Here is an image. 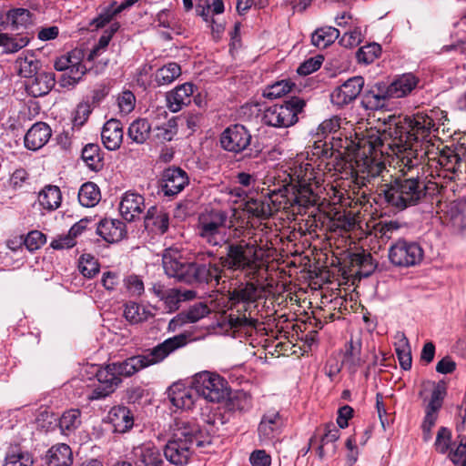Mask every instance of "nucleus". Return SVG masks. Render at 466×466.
Masks as SVG:
<instances>
[{"mask_svg":"<svg viewBox=\"0 0 466 466\" xmlns=\"http://www.w3.org/2000/svg\"><path fill=\"white\" fill-rule=\"evenodd\" d=\"M440 167L437 171L436 180L443 185V180L451 181L458 173H461L462 169L466 170V161L461 157L458 151L447 149L443 150L438 158ZM431 177H435L431 174Z\"/></svg>","mask_w":466,"mask_h":466,"instance_id":"14","label":"nucleus"},{"mask_svg":"<svg viewBox=\"0 0 466 466\" xmlns=\"http://www.w3.org/2000/svg\"><path fill=\"white\" fill-rule=\"evenodd\" d=\"M351 173L354 183L359 187H365L370 191L375 190L379 196L380 189L386 187L385 184L390 182L392 176L383 161L372 155L368 156L365 153H363L362 157L356 158Z\"/></svg>","mask_w":466,"mask_h":466,"instance_id":"8","label":"nucleus"},{"mask_svg":"<svg viewBox=\"0 0 466 466\" xmlns=\"http://www.w3.org/2000/svg\"><path fill=\"white\" fill-rule=\"evenodd\" d=\"M46 466H70L73 455L67 444L60 443L52 446L45 457Z\"/></svg>","mask_w":466,"mask_h":466,"instance_id":"34","label":"nucleus"},{"mask_svg":"<svg viewBox=\"0 0 466 466\" xmlns=\"http://www.w3.org/2000/svg\"><path fill=\"white\" fill-rule=\"evenodd\" d=\"M181 75V68L177 63L170 62L158 68L155 74L157 86L169 85Z\"/></svg>","mask_w":466,"mask_h":466,"instance_id":"44","label":"nucleus"},{"mask_svg":"<svg viewBox=\"0 0 466 466\" xmlns=\"http://www.w3.org/2000/svg\"><path fill=\"white\" fill-rule=\"evenodd\" d=\"M141 306L136 302H130L126 305L124 310L125 318L131 323L141 322L144 318L140 312Z\"/></svg>","mask_w":466,"mask_h":466,"instance_id":"61","label":"nucleus"},{"mask_svg":"<svg viewBox=\"0 0 466 466\" xmlns=\"http://www.w3.org/2000/svg\"><path fill=\"white\" fill-rule=\"evenodd\" d=\"M81 157L92 171H99L104 167V157L98 144L89 143L84 147Z\"/></svg>","mask_w":466,"mask_h":466,"instance_id":"36","label":"nucleus"},{"mask_svg":"<svg viewBox=\"0 0 466 466\" xmlns=\"http://www.w3.org/2000/svg\"><path fill=\"white\" fill-rule=\"evenodd\" d=\"M423 249L419 243L399 239L389 248L390 261L397 267L409 268L420 263L423 258Z\"/></svg>","mask_w":466,"mask_h":466,"instance_id":"12","label":"nucleus"},{"mask_svg":"<svg viewBox=\"0 0 466 466\" xmlns=\"http://www.w3.org/2000/svg\"><path fill=\"white\" fill-rule=\"evenodd\" d=\"M206 255L213 258L208 263H191L189 283H215L218 285L222 277L227 273H241L249 280L258 278L263 267L258 253V245L244 239L237 243L228 244L224 255L217 257L214 251H207Z\"/></svg>","mask_w":466,"mask_h":466,"instance_id":"2","label":"nucleus"},{"mask_svg":"<svg viewBox=\"0 0 466 466\" xmlns=\"http://www.w3.org/2000/svg\"><path fill=\"white\" fill-rule=\"evenodd\" d=\"M306 106V101L299 96H292L283 104H275L267 107L262 116V122L274 127H289L295 125Z\"/></svg>","mask_w":466,"mask_h":466,"instance_id":"10","label":"nucleus"},{"mask_svg":"<svg viewBox=\"0 0 466 466\" xmlns=\"http://www.w3.org/2000/svg\"><path fill=\"white\" fill-rule=\"evenodd\" d=\"M144 224L147 230L155 234L162 235L168 229V214L163 208L152 206L147 211L144 218Z\"/></svg>","mask_w":466,"mask_h":466,"instance_id":"28","label":"nucleus"},{"mask_svg":"<svg viewBox=\"0 0 466 466\" xmlns=\"http://www.w3.org/2000/svg\"><path fill=\"white\" fill-rule=\"evenodd\" d=\"M138 0H125L117 6H115L116 3H114L106 10H104L96 18H95L91 25L96 28L103 27L106 24L109 23L115 15L131 7Z\"/></svg>","mask_w":466,"mask_h":466,"instance_id":"39","label":"nucleus"},{"mask_svg":"<svg viewBox=\"0 0 466 466\" xmlns=\"http://www.w3.org/2000/svg\"><path fill=\"white\" fill-rule=\"evenodd\" d=\"M96 233L108 243L117 242L126 235V225L118 219L105 218L97 224Z\"/></svg>","mask_w":466,"mask_h":466,"instance_id":"29","label":"nucleus"},{"mask_svg":"<svg viewBox=\"0 0 466 466\" xmlns=\"http://www.w3.org/2000/svg\"><path fill=\"white\" fill-rule=\"evenodd\" d=\"M380 46L373 43L360 47L358 50L356 56L360 63L368 65L372 63L380 56Z\"/></svg>","mask_w":466,"mask_h":466,"instance_id":"51","label":"nucleus"},{"mask_svg":"<svg viewBox=\"0 0 466 466\" xmlns=\"http://www.w3.org/2000/svg\"><path fill=\"white\" fill-rule=\"evenodd\" d=\"M339 128V118L332 117L323 121L319 126L318 135L327 137L329 134H335Z\"/></svg>","mask_w":466,"mask_h":466,"instance_id":"63","label":"nucleus"},{"mask_svg":"<svg viewBox=\"0 0 466 466\" xmlns=\"http://www.w3.org/2000/svg\"><path fill=\"white\" fill-rule=\"evenodd\" d=\"M30 78L25 85V88L27 93L34 97L46 96L56 84L53 72H38Z\"/></svg>","mask_w":466,"mask_h":466,"instance_id":"26","label":"nucleus"},{"mask_svg":"<svg viewBox=\"0 0 466 466\" xmlns=\"http://www.w3.org/2000/svg\"><path fill=\"white\" fill-rule=\"evenodd\" d=\"M187 342L188 336L181 333L165 339L154 348L147 350L143 354L129 357L120 362L110 363L106 367H96L95 375L97 385L95 384L87 393V399L89 400L105 399L121 383V377H130L145 368L160 363L171 353L185 347Z\"/></svg>","mask_w":466,"mask_h":466,"instance_id":"1","label":"nucleus"},{"mask_svg":"<svg viewBox=\"0 0 466 466\" xmlns=\"http://www.w3.org/2000/svg\"><path fill=\"white\" fill-rule=\"evenodd\" d=\"M386 127L383 129L382 133L379 134H372L370 135L366 140H364L362 143L363 145L361 147H365L366 145L369 146V152L372 153L377 152L378 150L382 154L383 153V147H387L389 149H391L396 154H400L398 152L397 146L391 145L394 143L393 137L390 136L389 134V117L387 120H385Z\"/></svg>","mask_w":466,"mask_h":466,"instance_id":"31","label":"nucleus"},{"mask_svg":"<svg viewBox=\"0 0 466 466\" xmlns=\"http://www.w3.org/2000/svg\"><path fill=\"white\" fill-rule=\"evenodd\" d=\"M460 443L455 449H451L449 458L455 466H466V438L461 437Z\"/></svg>","mask_w":466,"mask_h":466,"instance_id":"52","label":"nucleus"},{"mask_svg":"<svg viewBox=\"0 0 466 466\" xmlns=\"http://www.w3.org/2000/svg\"><path fill=\"white\" fill-rule=\"evenodd\" d=\"M136 97L135 95L129 91L125 90L117 96V105L122 114L127 115L135 108Z\"/></svg>","mask_w":466,"mask_h":466,"instance_id":"55","label":"nucleus"},{"mask_svg":"<svg viewBox=\"0 0 466 466\" xmlns=\"http://www.w3.org/2000/svg\"><path fill=\"white\" fill-rule=\"evenodd\" d=\"M252 466H270L271 457L264 450H256L249 456Z\"/></svg>","mask_w":466,"mask_h":466,"instance_id":"62","label":"nucleus"},{"mask_svg":"<svg viewBox=\"0 0 466 466\" xmlns=\"http://www.w3.org/2000/svg\"><path fill=\"white\" fill-rule=\"evenodd\" d=\"M40 66L41 63L33 51H24L15 62V70L18 76L30 78L38 73Z\"/></svg>","mask_w":466,"mask_h":466,"instance_id":"33","label":"nucleus"},{"mask_svg":"<svg viewBox=\"0 0 466 466\" xmlns=\"http://www.w3.org/2000/svg\"><path fill=\"white\" fill-rule=\"evenodd\" d=\"M390 99L387 84L377 82L362 95L361 106L367 110L376 111L386 107Z\"/></svg>","mask_w":466,"mask_h":466,"instance_id":"18","label":"nucleus"},{"mask_svg":"<svg viewBox=\"0 0 466 466\" xmlns=\"http://www.w3.org/2000/svg\"><path fill=\"white\" fill-rule=\"evenodd\" d=\"M162 264L167 277L189 283L191 262H185L173 257L170 251H166L162 258Z\"/></svg>","mask_w":466,"mask_h":466,"instance_id":"22","label":"nucleus"},{"mask_svg":"<svg viewBox=\"0 0 466 466\" xmlns=\"http://www.w3.org/2000/svg\"><path fill=\"white\" fill-rule=\"evenodd\" d=\"M154 138L159 143L171 141L177 130L174 120H168L161 126H157L152 129Z\"/></svg>","mask_w":466,"mask_h":466,"instance_id":"48","label":"nucleus"},{"mask_svg":"<svg viewBox=\"0 0 466 466\" xmlns=\"http://www.w3.org/2000/svg\"><path fill=\"white\" fill-rule=\"evenodd\" d=\"M78 268L84 277L91 279L99 272V264L93 256L84 254L79 259Z\"/></svg>","mask_w":466,"mask_h":466,"instance_id":"50","label":"nucleus"},{"mask_svg":"<svg viewBox=\"0 0 466 466\" xmlns=\"http://www.w3.org/2000/svg\"><path fill=\"white\" fill-rule=\"evenodd\" d=\"M144 208V197L132 191L126 192L119 204V211L127 221L135 220L143 212Z\"/></svg>","mask_w":466,"mask_h":466,"instance_id":"23","label":"nucleus"},{"mask_svg":"<svg viewBox=\"0 0 466 466\" xmlns=\"http://www.w3.org/2000/svg\"><path fill=\"white\" fill-rule=\"evenodd\" d=\"M80 414V410L77 409L65 411L59 420L61 431L65 433L76 430L81 423Z\"/></svg>","mask_w":466,"mask_h":466,"instance_id":"47","label":"nucleus"},{"mask_svg":"<svg viewBox=\"0 0 466 466\" xmlns=\"http://www.w3.org/2000/svg\"><path fill=\"white\" fill-rule=\"evenodd\" d=\"M293 87H295V84L290 80L277 81L264 89L263 96L268 99H277L289 93Z\"/></svg>","mask_w":466,"mask_h":466,"instance_id":"46","label":"nucleus"},{"mask_svg":"<svg viewBox=\"0 0 466 466\" xmlns=\"http://www.w3.org/2000/svg\"><path fill=\"white\" fill-rule=\"evenodd\" d=\"M132 458L136 466H162L163 464L160 451L151 442L134 447Z\"/></svg>","mask_w":466,"mask_h":466,"instance_id":"20","label":"nucleus"},{"mask_svg":"<svg viewBox=\"0 0 466 466\" xmlns=\"http://www.w3.org/2000/svg\"><path fill=\"white\" fill-rule=\"evenodd\" d=\"M189 183L186 171L180 167H168L163 171L159 181V192L165 197L174 198Z\"/></svg>","mask_w":466,"mask_h":466,"instance_id":"16","label":"nucleus"},{"mask_svg":"<svg viewBox=\"0 0 466 466\" xmlns=\"http://www.w3.org/2000/svg\"><path fill=\"white\" fill-rule=\"evenodd\" d=\"M288 177L289 182L270 190L268 196L248 201L246 204L247 212L258 218L266 219L275 211L286 208L289 205L304 206L306 200L300 197V194L309 190L306 179L298 180L295 183L290 175Z\"/></svg>","mask_w":466,"mask_h":466,"instance_id":"5","label":"nucleus"},{"mask_svg":"<svg viewBox=\"0 0 466 466\" xmlns=\"http://www.w3.org/2000/svg\"><path fill=\"white\" fill-rule=\"evenodd\" d=\"M389 134L393 137L398 152L400 153L401 165L411 170L428 156L432 146L431 134L438 131L434 119L428 114L417 113L406 116L403 122L395 115L389 116Z\"/></svg>","mask_w":466,"mask_h":466,"instance_id":"3","label":"nucleus"},{"mask_svg":"<svg viewBox=\"0 0 466 466\" xmlns=\"http://www.w3.org/2000/svg\"><path fill=\"white\" fill-rule=\"evenodd\" d=\"M363 363L364 360L361 358V341L360 339H350L346 344L342 364L346 366L351 373H355Z\"/></svg>","mask_w":466,"mask_h":466,"instance_id":"35","label":"nucleus"},{"mask_svg":"<svg viewBox=\"0 0 466 466\" xmlns=\"http://www.w3.org/2000/svg\"><path fill=\"white\" fill-rule=\"evenodd\" d=\"M61 192L56 186H46L38 194V202L45 209L55 210L61 204Z\"/></svg>","mask_w":466,"mask_h":466,"instance_id":"38","label":"nucleus"},{"mask_svg":"<svg viewBox=\"0 0 466 466\" xmlns=\"http://www.w3.org/2000/svg\"><path fill=\"white\" fill-rule=\"evenodd\" d=\"M260 297L258 286L252 281L241 283L236 289L228 291V302L231 312L228 323L232 329H244L256 328L258 320L252 318L257 302Z\"/></svg>","mask_w":466,"mask_h":466,"instance_id":"6","label":"nucleus"},{"mask_svg":"<svg viewBox=\"0 0 466 466\" xmlns=\"http://www.w3.org/2000/svg\"><path fill=\"white\" fill-rule=\"evenodd\" d=\"M101 138L104 146L108 150L117 149L123 139V129L120 121L113 118L106 121L102 128Z\"/></svg>","mask_w":466,"mask_h":466,"instance_id":"32","label":"nucleus"},{"mask_svg":"<svg viewBox=\"0 0 466 466\" xmlns=\"http://www.w3.org/2000/svg\"><path fill=\"white\" fill-rule=\"evenodd\" d=\"M33 463L31 453L23 451L18 446H13L8 449L3 466H32Z\"/></svg>","mask_w":466,"mask_h":466,"instance_id":"40","label":"nucleus"},{"mask_svg":"<svg viewBox=\"0 0 466 466\" xmlns=\"http://www.w3.org/2000/svg\"><path fill=\"white\" fill-rule=\"evenodd\" d=\"M395 351L401 369H403L404 370H410L412 364V358L410 347L407 338L403 337V339L400 340L399 344L395 349Z\"/></svg>","mask_w":466,"mask_h":466,"instance_id":"49","label":"nucleus"},{"mask_svg":"<svg viewBox=\"0 0 466 466\" xmlns=\"http://www.w3.org/2000/svg\"><path fill=\"white\" fill-rule=\"evenodd\" d=\"M419 166L415 167L418 169ZM405 167L403 166L402 171ZM406 169H408L406 167ZM411 170L405 171L402 177H390V182L385 184L383 189H380V198H383L385 203L396 209L404 210L405 208L412 206H416L425 200L427 197H433L440 193L441 189L444 187L439 181L426 180L422 177L419 176L417 172L416 176H407V172H412Z\"/></svg>","mask_w":466,"mask_h":466,"instance_id":"4","label":"nucleus"},{"mask_svg":"<svg viewBox=\"0 0 466 466\" xmlns=\"http://www.w3.org/2000/svg\"><path fill=\"white\" fill-rule=\"evenodd\" d=\"M210 312L208 305L203 302L190 306L187 310L178 313L168 324V330L175 331L177 328L187 323H195L208 316Z\"/></svg>","mask_w":466,"mask_h":466,"instance_id":"21","label":"nucleus"},{"mask_svg":"<svg viewBox=\"0 0 466 466\" xmlns=\"http://www.w3.org/2000/svg\"><path fill=\"white\" fill-rule=\"evenodd\" d=\"M6 20L15 29L26 28L32 24V15L27 9L15 8L8 11Z\"/></svg>","mask_w":466,"mask_h":466,"instance_id":"45","label":"nucleus"},{"mask_svg":"<svg viewBox=\"0 0 466 466\" xmlns=\"http://www.w3.org/2000/svg\"><path fill=\"white\" fill-rule=\"evenodd\" d=\"M52 130L45 122L34 124L25 136V146L30 150H37L43 147L50 139Z\"/></svg>","mask_w":466,"mask_h":466,"instance_id":"25","label":"nucleus"},{"mask_svg":"<svg viewBox=\"0 0 466 466\" xmlns=\"http://www.w3.org/2000/svg\"><path fill=\"white\" fill-rule=\"evenodd\" d=\"M364 86V78L356 76L349 78L343 84L337 86L330 94L331 103L338 106H343L354 101Z\"/></svg>","mask_w":466,"mask_h":466,"instance_id":"17","label":"nucleus"},{"mask_svg":"<svg viewBox=\"0 0 466 466\" xmlns=\"http://www.w3.org/2000/svg\"><path fill=\"white\" fill-rule=\"evenodd\" d=\"M46 241V236L38 231H30L24 239V244L29 251L40 248Z\"/></svg>","mask_w":466,"mask_h":466,"instance_id":"56","label":"nucleus"},{"mask_svg":"<svg viewBox=\"0 0 466 466\" xmlns=\"http://www.w3.org/2000/svg\"><path fill=\"white\" fill-rule=\"evenodd\" d=\"M451 432L448 428L441 427L438 431L435 447L436 450L444 454L451 450Z\"/></svg>","mask_w":466,"mask_h":466,"instance_id":"53","label":"nucleus"},{"mask_svg":"<svg viewBox=\"0 0 466 466\" xmlns=\"http://www.w3.org/2000/svg\"><path fill=\"white\" fill-rule=\"evenodd\" d=\"M29 42L28 35H16L13 36L5 33H0V46L4 48V53L6 54L18 52L25 47Z\"/></svg>","mask_w":466,"mask_h":466,"instance_id":"42","label":"nucleus"},{"mask_svg":"<svg viewBox=\"0 0 466 466\" xmlns=\"http://www.w3.org/2000/svg\"><path fill=\"white\" fill-rule=\"evenodd\" d=\"M352 261L363 269V274L368 276L375 268L372 256L370 253L354 254Z\"/></svg>","mask_w":466,"mask_h":466,"instance_id":"59","label":"nucleus"},{"mask_svg":"<svg viewBox=\"0 0 466 466\" xmlns=\"http://www.w3.org/2000/svg\"><path fill=\"white\" fill-rule=\"evenodd\" d=\"M228 213L225 210L212 208L198 215L196 225L197 236L208 246L228 248V244L237 243L230 241L228 229Z\"/></svg>","mask_w":466,"mask_h":466,"instance_id":"9","label":"nucleus"},{"mask_svg":"<svg viewBox=\"0 0 466 466\" xmlns=\"http://www.w3.org/2000/svg\"><path fill=\"white\" fill-rule=\"evenodd\" d=\"M339 36V31L333 26H323L314 31L311 43L319 48H325Z\"/></svg>","mask_w":466,"mask_h":466,"instance_id":"41","label":"nucleus"},{"mask_svg":"<svg viewBox=\"0 0 466 466\" xmlns=\"http://www.w3.org/2000/svg\"><path fill=\"white\" fill-rule=\"evenodd\" d=\"M197 394L210 402H220L228 396V382L218 374L202 371L193 378Z\"/></svg>","mask_w":466,"mask_h":466,"instance_id":"11","label":"nucleus"},{"mask_svg":"<svg viewBox=\"0 0 466 466\" xmlns=\"http://www.w3.org/2000/svg\"><path fill=\"white\" fill-rule=\"evenodd\" d=\"M108 420L116 432L125 433L134 425V415L126 406H115L108 413Z\"/></svg>","mask_w":466,"mask_h":466,"instance_id":"30","label":"nucleus"},{"mask_svg":"<svg viewBox=\"0 0 466 466\" xmlns=\"http://www.w3.org/2000/svg\"><path fill=\"white\" fill-rule=\"evenodd\" d=\"M100 198L99 187L93 182L83 184L78 191V200L83 207H95Z\"/></svg>","mask_w":466,"mask_h":466,"instance_id":"43","label":"nucleus"},{"mask_svg":"<svg viewBox=\"0 0 466 466\" xmlns=\"http://www.w3.org/2000/svg\"><path fill=\"white\" fill-rule=\"evenodd\" d=\"M284 420L279 411L268 410L263 414L258 426V436L260 443H272L282 432Z\"/></svg>","mask_w":466,"mask_h":466,"instance_id":"15","label":"nucleus"},{"mask_svg":"<svg viewBox=\"0 0 466 466\" xmlns=\"http://www.w3.org/2000/svg\"><path fill=\"white\" fill-rule=\"evenodd\" d=\"M197 393L194 385L188 388L181 383H174L167 390L171 403L182 410H190L194 406L198 396Z\"/></svg>","mask_w":466,"mask_h":466,"instance_id":"19","label":"nucleus"},{"mask_svg":"<svg viewBox=\"0 0 466 466\" xmlns=\"http://www.w3.org/2000/svg\"><path fill=\"white\" fill-rule=\"evenodd\" d=\"M125 286L133 296H140L144 292V283L137 275H130L124 280Z\"/></svg>","mask_w":466,"mask_h":466,"instance_id":"60","label":"nucleus"},{"mask_svg":"<svg viewBox=\"0 0 466 466\" xmlns=\"http://www.w3.org/2000/svg\"><path fill=\"white\" fill-rule=\"evenodd\" d=\"M180 296V289H168L165 293L162 301H164L168 312H174L178 309L179 303L181 302Z\"/></svg>","mask_w":466,"mask_h":466,"instance_id":"58","label":"nucleus"},{"mask_svg":"<svg viewBox=\"0 0 466 466\" xmlns=\"http://www.w3.org/2000/svg\"><path fill=\"white\" fill-rule=\"evenodd\" d=\"M203 445L198 426L178 420L175 422L172 436L164 448V455L171 464L185 466L188 463L195 447Z\"/></svg>","mask_w":466,"mask_h":466,"instance_id":"7","label":"nucleus"},{"mask_svg":"<svg viewBox=\"0 0 466 466\" xmlns=\"http://www.w3.org/2000/svg\"><path fill=\"white\" fill-rule=\"evenodd\" d=\"M420 79L412 73L398 76L390 84H387L391 98H400L410 95L419 85Z\"/></svg>","mask_w":466,"mask_h":466,"instance_id":"27","label":"nucleus"},{"mask_svg":"<svg viewBox=\"0 0 466 466\" xmlns=\"http://www.w3.org/2000/svg\"><path fill=\"white\" fill-rule=\"evenodd\" d=\"M152 131L151 125L146 118L134 120L127 130L129 139L137 144H144Z\"/></svg>","mask_w":466,"mask_h":466,"instance_id":"37","label":"nucleus"},{"mask_svg":"<svg viewBox=\"0 0 466 466\" xmlns=\"http://www.w3.org/2000/svg\"><path fill=\"white\" fill-rule=\"evenodd\" d=\"M321 66L320 58H309L302 63L297 69L300 76H308L317 71Z\"/></svg>","mask_w":466,"mask_h":466,"instance_id":"64","label":"nucleus"},{"mask_svg":"<svg viewBox=\"0 0 466 466\" xmlns=\"http://www.w3.org/2000/svg\"><path fill=\"white\" fill-rule=\"evenodd\" d=\"M91 112V106L87 102L78 104L73 117L74 128L79 129L86 122Z\"/></svg>","mask_w":466,"mask_h":466,"instance_id":"54","label":"nucleus"},{"mask_svg":"<svg viewBox=\"0 0 466 466\" xmlns=\"http://www.w3.org/2000/svg\"><path fill=\"white\" fill-rule=\"evenodd\" d=\"M195 86L192 83H184L167 93V106L174 113L180 111L183 106L191 102Z\"/></svg>","mask_w":466,"mask_h":466,"instance_id":"24","label":"nucleus"},{"mask_svg":"<svg viewBox=\"0 0 466 466\" xmlns=\"http://www.w3.org/2000/svg\"><path fill=\"white\" fill-rule=\"evenodd\" d=\"M335 151L334 145L330 146L329 142L322 141L321 139L316 140L311 149L313 156L322 158L332 157Z\"/></svg>","mask_w":466,"mask_h":466,"instance_id":"57","label":"nucleus"},{"mask_svg":"<svg viewBox=\"0 0 466 466\" xmlns=\"http://www.w3.org/2000/svg\"><path fill=\"white\" fill-rule=\"evenodd\" d=\"M251 139L252 136L247 127L235 124L223 130L219 137V143L224 150L238 154L250 146Z\"/></svg>","mask_w":466,"mask_h":466,"instance_id":"13","label":"nucleus"}]
</instances>
